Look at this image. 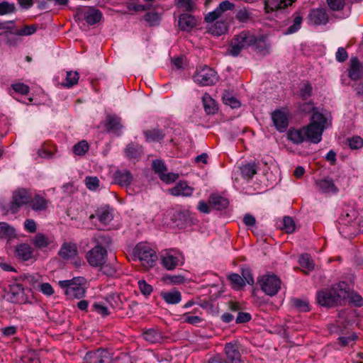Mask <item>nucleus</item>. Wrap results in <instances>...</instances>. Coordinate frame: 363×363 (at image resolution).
I'll use <instances>...</instances> for the list:
<instances>
[{"label": "nucleus", "mask_w": 363, "mask_h": 363, "mask_svg": "<svg viewBox=\"0 0 363 363\" xmlns=\"http://www.w3.org/2000/svg\"><path fill=\"white\" fill-rule=\"evenodd\" d=\"M60 256L64 259H69L77 255V247L73 243H64L59 252Z\"/></svg>", "instance_id": "obj_31"}, {"label": "nucleus", "mask_w": 363, "mask_h": 363, "mask_svg": "<svg viewBox=\"0 0 363 363\" xmlns=\"http://www.w3.org/2000/svg\"><path fill=\"white\" fill-rule=\"evenodd\" d=\"M237 342H228L225 346V352L230 363H240V354Z\"/></svg>", "instance_id": "obj_18"}, {"label": "nucleus", "mask_w": 363, "mask_h": 363, "mask_svg": "<svg viewBox=\"0 0 363 363\" xmlns=\"http://www.w3.org/2000/svg\"><path fill=\"white\" fill-rule=\"evenodd\" d=\"M84 358L88 363H106L110 359V354L107 350L101 349L87 352Z\"/></svg>", "instance_id": "obj_14"}, {"label": "nucleus", "mask_w": 363, "mask_h": 363, "mask_svg": "<svg viewBox=\"0 0 363 363\" xmlns=\"http://www.w3.org/2000/svg\"><path fill=\"white\" fill-rule=\"evenodd\" d=\"M331 124V117L328 113L315 111L308 125L303 126L306 140L317 144L322 140L325 129Z\"/></svg>", "instance_id": "obj_3"}, {"label": "nucleus", "mask_w": 363, "mask_h": 363, "mask_svg": "<svg viewBox=\"0 0 363 363\" xmlns=\"http://www.w3.org/2000/svg\"><path fill=\"white\" fill-rule=\"evenodd\" d=\"M34 299L30 289H23L22 293L17 298H14V303H32Z\"/></svg>", "instance_id": "obj_43"}, {"label": "nucleus", "mask_w": 363, "mask_h": 363, "mask_svg": "<svg viewBox=\"0 0 363 363\" xmlns=\"http://www.w3.org/2000/svg\"><path fill=\"white\" fill-rule=\"evenodd\" d=\"M203 108L207 114H214L218 110L215 100L208 94H204L202 96Z\"/></svg>", "instance_id": "obj_33"}, {"label": "nucleus", "mask_w": 363, "mask_h": 363, "mask_svg": "<svg viewBox=\"0 0 363 363\" xmlns=\"http://www.w3.org/2000/svg\"><path fill=\"white\" fill-rule=\"evenodd\" d=\"M348 145L352 150L360 149L363 147V139L359 136H354L348 140Z\"/></svg>", "instance_id": "obj_55"}, {"label": "nucleus", "mask_w": 363, "mask_h": 363, "mask_svg": "<svg viewBox=\"0 0 363 363\" xmlns=\"http://www.w3.org/2000/svg\"><path fill=\"white\" fill-rule=\"evenodd\" d=\"M121 118L115 115H108L106 119V129L115 134L119 135L123 128Z\"/></svg>", "instance_id": "obj_21"}, {"label": "nucleus", "mask_w": 363, "mask_h": 363, "mask_svg": "<svg viewBox=\"0 0 363 363\" xmlns=\"http://www.w3.org/2000/svg\"><path fill=\"white\" fill-rule=\"evenodd\" d=\"M177 4L179 7L186 11H192L194 7L191 0H178Z\"/></svg>", "instance_id": "obj_61"}, {"label": "nucleus", "mask_w": 363, "mask_h": 363, "mask_svg": "<svg viewBox=\"0 0 363 363\" xmlns=\"http://www.w3.org/2000/svg\"><path fill=\"white\" fill-rule=\"evenodd\" d=\"M363 74V66L361 65L357 57H352L350 60V67L349 69V77L354 80L359 79Z\"/></svg>", "instance_id": "obj_24"}, {"label": "nucleus", "mask_w": 363, "mask_h": 363, "mask_svg": "<svg viewBox=\"0 0 363 363\" xmlns=\"http://www.w3.org/2000/svg\"><path fill=\"white\" fill-rule=\"evenodd\" d=\"M228 279L231 282L232 287L235 289L239 290L245 286V281L238 274H231L228 276Z\"/></svg>", "instance_id": "obj_42"}, {"label": "nucleus", "mask_w": 363, "mask_h": 363, "mask_svg": "<svg viewBox=\"0 0 363 363\" xmlns=\"http://www.w3.org/2000/svg\"><path fill=\"white\" fill-rule=\"evenodd\" d=\"M40 291L46 296H52L54 294V289L49 283H41L38 285Z\"/></svg>", "instance_id": "obj_62"}, {"label": "nucleus", "mask_w": 363, "mask_h": 363, "mask_svg": "<svg viewBox=\"0 0 363 363\" xmlns=\"http://www.w3.org/2000/svg\"><path fill=\"white\" fill-rule=\"evenodd\" d=\"M299 264L302 268V271L307 274L313 270L314 263L311 257L308 254L301 255L298 259Z\"/></svg>", "instance_id": "obj_36"}, {"label": "nucleus", "mask_w": 363, "mask_h": 363, "mask_svg": "<svg viewBox=\"0 0 363 363\" xmlns=\"http://www.w3.org/2000/svg\"><path fill=\"white\" fill-rule=\"evenodd\" d=\"M294 0H265V10L267 13L282 9L291 5Z\"/></svg>", "instance_id": "obj_25"}, {"label": "nucleus", "mask_w": 363, "mask_h": 363, "mask_svg": "<svg viewBox=\"0 0 363 363\" xmlns=\"http://www.w3.org/2000/svg\"><path fill=\"white\" fill-rule=\"evenodd\" d=\"M89 146L86 140H81L73 147V152L75 155L83 156L89 150Z\"/></svg>", "instance_id": "obj_44"}, {"label": "nucleus", "mask_w": 363, "mask_h": 363, "mask_svg": "<svg viewBox=\"0 0 363 363\" xmlns=\"http://www.w3.org/2000/svg\"><path fill=\"white\" fill-rule=\"evenodd\" d=\"M33 244L38 249L55 247L54 238L43 233H37L32 240Z\"/></svg>", "instance_id": "obj_15"}, {"label": "nucleus", "mask_w": 363, "mask_h": 363, "mask_svg": "<svg viewBox=\"0 0 363 363\" xmlns=\"http://www.w3.org/2000/svg\"><path fill=\"white\" fill-rule=\"evenodd\" d=\"M282 228L288 233H291L295 230V223L291 217L286 216L283 218Z\"/></svg>", "instance_id": "obj_54"}, {"label": "nucleus", "mask_w": 363, "mask_h": 363, "mask_svg": "<svg viewBox=\"0 0 363 363\" xmlns=\"http://www.w3.org/2000/svg\"><path fill=\"white\" fill-rule=\"evenodd\" d=\"M30 202L31 208L35 211H45L48 206V201L39 195L30 199Z\"/></svg>", "instance_id": "obj_34"}, {"label": "nucleus", "mask_w": 363, "mask_h": 363, "mask_svg": "<svg viewBox=\"0 0 363 363\" xmlns=\"http://www.w3.org/2000/svg\"><path fill=\"white\" fill-rule=\"evenodd\" d=\"M134 256L146 269L152 267L158 259L156 252L145 243H139L135 246Z\"/></svg>", "instance_id": "obj_7"}, {"label": "nucleus", "mask_w": 363, "mask_h": 363, "mask_svg": "<svg viewBox=\"0 0 363 363\" xmlns=\"http://www.w3.org/2000/svg\"><path fill=\"white\" fill-rule=\"evenodd\" d=\"M144 134L147 142H159L163 139L164 135L160 130H146Z\"/></svg>", "instance_id": "obj_41"}, {"label": "nucleus", "mask_w": 363, "mask_h": 363, "mask_svg": "<svg viewBox=\"0 0 363 363\" xmlns=\"http://www.w3.org/2000/svg\"><path fill=\"white\" fill-rule=\"evenodd\" d=\"M329 8L333 11L342 10L345 5V0H327Z\"/></svg>", "instance_id": "obj_57"}, {"label": "nucleus", "mask_w": 363, "mask_h": 363, "mask_svg": "<svg viewBox=\"0 0 363 363\" xmlns=\"http://www.w3.org/2000/svg\"><path fill=\"white\" fill-rule=\"evenodd\" d=\"M97 218L99 222L106 225L109 223L113 219V213L108 207H101L96 211V214L91 215L89 219L93 221L94 218Z\"/></svg>", "instance_id": "obj_17"}, {"label": "nucleus", "mask_w": 363, "mask_h": 363, "mask_svg": "<svg viewBox=\"0 0 363 363\" xmlns=\"http://www.w3.org/2000/svg\"><path fill=\"white\" fill-rule=\"evenodd\" d=\"M196 23L195 17L189 14H182L179 19V28L186 31L191 30L196 26Z\"/></svg>", "instance_id": "obj_29"}, {"label": "nucleus", "mask_w": 363, "mask_h": 363, "mask_svg": "<svg viewBox=\"0 0 363 363\" xmlns=\"http://www.w3.org/2000/svg\"><path fill=\"white\" fill-rule=\"evenodd\" d=\"M105 302L114 310L121 309L123 305V301L121 296L116 293L108 295L105 298Z\"/></svg>", "instance_id": "obj_32"}, {"label": "nucleus", "mask_w": 363, "mask_h": 363, "mask_svg": "<svg viewBox=\"0 0 363 363\" xmlns=\"http://www.w3.org/2000/svg\"><path fill=\"white\" fill-rule=\"evenodd\" d=\"M106 258V250L100 245H96L86 255L88 262L93 267L102 266L105 264Z\"/></svg>", "instance_id": "obj_11"}, {"label": "nucleus", "mask_w": 363, "mask_h": 363, "mask_svg": "<svg viewBox=\"0 0 363 363\" xmlns=\"http://www.w3.org/2000/svg\"><path fill=\"white\" fill-rule=\"evenodd\" d=\"M15 6L12 4L4 1L0 3V15L11 13L14 11Z\"/></svg>", "instance_id": "obj_58"}, {"label": "nucleus", "mask_w": 363, "mask_h": 363, "mask_svg": "<svg viewBox=\"0 0 363 363\" xmlns=\"http://www.w3.org/2000/svg\"><path fill=\"white\" fill-rule=\"evenodd\" d=\"M37 30V26L35 25H26L21 28H18L15 30L14 33L19 36H27L35 33Z\"/></svg>", "instance_id": "obj_47"}, {"label": "nucleus", "mask_w": 363, "mask_h": 363, "mask_svg": "<svg viewBox=\"0 0 363 363\" xmlns=\"http://www.w3.org/2000/svg\"><path fill=\"white\" fill-rule=\"evenodd\" d=\"M15 256L19 259L27 261L33 257V249L28 244L18 245L15 249Z\"/></svg>", "instance_id": "obj_23"}, {"label": "nucleus", "mask_w": 363, "mask_h": 363, "mask_svg": "<svg viewBox=\"0 0 363 363\" xmlns=\"http://www.w3.org/2000/svg\"><path fill=\"white\" fill-rule=\"evenodd\" d=\"M169 193L175 196H191L194 192V188L186 182H179L174 187L169 189Z\"/></svg>", "instance_id": "obj_16"}, {"label": "nucleus", "mask_w": 363, "mask_h": 363, "mask_svg": "<svg viewBox=\"0 0 363 363\" xmlns=\"http://www.w3.org/2000/svg\"><path fill=\"white\" fill-rule=\"evenodd\" d=\"M357 339V335L354 333H352L348 336L340 337L338 338V341L342 346L346 347L354 344Z\"/></svg>", "instance_id": "obj_53"}, {"label": "nucleus", "mask_w": 363, "mask_h": 363, "mask_svg": "<svg viewBox=\"0 0 363 363\" xmlns=\"http://www.w3.org/2000/svg\"><path fill=\"white\" fill-rule=\"evenodd\" d=\"M209 201L212 205H213L217 209L219 210L225 208L228 205V201L220 196L212 195L210 197Z\"/></svg>", "instance_id": "obj_46"}, {"label": "nucleus", "mask_w": 363, "mask_h": 363, "mask_svg": "<svg viewBox=\"0 0 363 363\" xmlns=\"http://www.w3.org/2000/svg\"><path fill=\"white\" fill-rule=\"evenodd\" d=\"M102 16V13L94 7H89L84 13V18L86 23L89 25H94L99 23L101 21Z\"/></svg>", "instance_id": "obj_28"}, {"label": "nucleus", "mask_w": 363, "mask_h": 363, "mask_svg": "<svg viewBox=\"0 0 363 363\" xmlns=\"http://www.w3.org/2000/svg\"><path fill=\"white\" fill-rule=\"evenodd\" d=\"M286 138L294 145H299L307 141L303 128H290L286 133Z\"/></svg>", "instance_id": "obj_19"}, {"label": "nucleus", "mask_w": 363, "mask_h": 363, "mask_svg": "<svg viewBox=\"0 0 363 363\" xmlns=\"http://www.w3.org/2000/svg\"><path fill=\"white\" fill-rule=\"evenodd\" d=\"M166 280L172 284H181L184 283L186 279L181 274H174L167 276Z\"/></svg>", "instance_id": "obj_60"}, {"label": "nucleus", "mask_w": 363, "mask_h": 363, "mask_svg": "<svg viewBox=\"0 0 363 363\" xmlns=\"http://www.w3.org/2000/svg\"><path fill=\"white\" fill-rule=\"evenodd\" d=\"M261 289L269 296L276 295L281 287L280 279L274 274L263 275L259 280Z\"/></svg>", "instance_id": "obj_10"}, {"label": "nucleus", "mask_w": 363, "mask_h": 363, "mask_svg": "<svg viewBox=\"0 0 363 363\" xmlns=\"http://www.w3.org/2000/svg\"><path fill=\"white\" fill-rule=\"evenodd\" d=\"M250 46H255L257 48H266V37L262 35H256L250 30H243L231 40L228 53L236 57L242 50Z\"/></svg>", "instance_id": "obj_2"}, {"label": "nucleus", "mask_w": 363, "mask_h": 363, "mask_svg": "<svg viewBox=\"0 0 363 363\" xmlns=\"http://www.w3.org/2000/svg\"><path fill=\"white\" fill-rule=\"evenodd\" d=\"M138 286L140 291L144 295H150L152 291V287L144 280L139 281Z\"/></svg>", "instance_id": "obj_63"}, {"label": "nucleus", "mask_w": 363, "mask_h": 363, "mask_svg": "<svg viewBox=\"0 0 363 363\" xmlns=\"http://www.w3.org/2000/svg\"><path fill=\"white\" fill-rule=\"evenodd\" d=\"M79 74L77 72H67L65 82L62 84L64 86L70 88L78 82Z\"/></svg>", "instance_id": "obj_45"}, {"label": "nucleus", "mask_w": 363, "mask_h": 363, "mask_svg": "<svg viewBox=\"0 0 363 363\" xmlns=\"http://www.w3.org/2000/svg\"><path fill=\"white\" fill-rule=\"evenodd\" d=\"M31 199L29 192L24 189H21L16 191L13 194V200L11 202V210L16 212L18 208L30 202Z\"/></svg>", "instance_id": "obj_13"}, {"label": "nucleus", "mask_w": 363, "mask_h": 363, "mask_svg": "<svg viewBox=\"0 0 363 363\" xmlns=\"http://www.w3.org/2000/svg\"><path fill=\"white\" fill-rule=\"evenodd\" d=\"M337 228L345 238H351L363 231V208L360 213L353 207L345 208L337 220Z\"/></svg>", "instance_id": "obj_1"}, {"label": "nucleus", "mask_w": 363, "mask_h": 363, "mask_svg": "<svg viewBox=\"0 0 363 363\" xmlns=\"http://www.w3.org/2000/svg\"><path fill=\"white\" fill-rule=\"evenodd\" d=\"M235 18L241 23H247L252 19V13L247 8L238 9L235 13Z\"/></svg>", "instance_id": "obj_39"}, {"label": "nucleus", "mask_w": 363, "mask_h": 363, "mask_svg": "<svg viewBox=\"0 0 363 363\" xmlns=\"http://www.w3.org/2000/svg\"><path fill=\"white\" fill-rule=\"evenodd\" d=\"M114 180L119 185L126 186L130 184L133 176L128 170H118L114 174Z\"/></svg>", "instance_id": "obj_30"}, {"label": "nucleus", "mask_w": 363, "mask_h": 363, "mask_svg": "<svg viewBox=\"0 0 363 363\" xmlns=\"http://www.w3.org/2000/svg\"><path fill=\"white\" fill-rule=\"evenodd\" d=\"M292 305L301 312H306L310 310L309 303L306 299L294 298L291 300Z\"/></svg>", "instance_id": "obj_48"}, {"label": "nucleus", "mask_w": 363, "mask_h": 363, "mask_svg": "<svg viewBox=\"0 0 363 363\" xmlns=\"http://www.w3.org/2000/svg\"><path fill=\"white\" fill-rule=\"evenodd\" d=\"M143 337L150 342H156L160 339V334L153 329H150L143 333Z\"/></svg>", "instance_id": "obj_50"}, {"label": "nucleus", "mask_w": 363, "mask_h": 363, "mask_svg": "<svg viewBox=\"0 0 363 363\" xmlns=\"http://www.w3.org/2000/svg\"><path fill=\"white\" fill-rule=\"evenodd\" d=\"M315 184L318 189L322 193L335 194L338 191L333 180L329 177L317 181Z\"/></svg>", "instance_id": "obj_20"}, {"label": "nucleus", "mask_w": 363, "mask_h": 363, "mask_svg": "<svg viewBox=\"0 0 363 363\" xmlns=\"http://www.w3.org/2000/svg\"><path fill=\"white\" fill-rule=\"evenodd\" d=\"M241 172L244 177L252 178L256 174V170L253 164H247L241 167Z\"/></svg>", "instance_id": "obj_56"}, {"label": "nucleus", "mask_w": 363, "mask_h": 363, "mask_svg": "<svg viewBox=\"0 0 363 363\" xmlns=\"http://www.w3.org/2000/svg\"><path fill=\"white\" fill-rule=\"evenodd\" d=\"M303 22V16L299 13H296L293 15V19L291 21V24L289 25L286 34H292L297 32L301 27V24Z\"/></svg>", "instance_id": "obj_35"}, {"label": "nucleus", "mask_w": 363, "mask_h": 363, "mask_svg": "<svg viewBox=\"0 0 363 363\" xmlns=\"http://www.w3.org/2000/svg\"><path fill=\"white\" fill-rule=\"evenodd\" d=\"M194 81L201 86H210L218 81V76L215 70L203 67L196 69L193 76Z\"/></svg>", "instance_id": "obj_9"}, {"label": "nucleus", "mask_w": 363, "mask_h": 363, "mask_svg": "<svg viewBox=\"0 0 363 363\" xmlns=\"http://www.w3.org/2000/svg\"><path fill=\"white\" fill-rule=\"evenodd\" d=\"M182 321L184 323L192 324V325H197L202 321V318L199 315H191V313H185L182 315Z\"/></svg>", "instance_id": "obj_52"}, {"label": "nucleus", "mask_w": 363, "mask_h": 363, "mask_svg": "<svg viewBox=\"0 0 363 363\" xmlns=\"http://www.w3.org/2000/svg\"><path fill=\"white\" fill-rule=\"evenodd\" d=\"M328 18L325 10L317 9H313L310 12L309 21L311 23L314 25L325 24L328 22Z\"/></svg>", "instance_id": "obj_22"}, {"label": "nucleus", "mask_w": 363, "mask_h": 363, "mask_svg": "<svg viewBox=\"0 0 363 363\" xmlns=\"http://www.w3.org/2000/svg\"><path fill=\"white\" fill-rule=\"evenodd\" d=\"M223 101L225 104L230 106L233 108H238L240 106V101L228 93L223 96Z\"/></svg>", "instance_id": "obj_51"}, {"label": "nucleus", "mask_w": 363, "mask_h": 363, "mask_svg": "<svg viewBox=\"0 0 363 363\" xmlns=\"http://www.w3.org/2000/svg\"><path fill=\"white\" fill-rule=\"evenodd\" d=\"M235 9V4L230 1H223L218 6L211 12L208 13L205 16V21L211 23L208 26V32L212 35L220 36L224 34L228 30V26L224 21H215L221 18L228 11Z\"/></svg>", "instance_id": "obj_5"}, {"label": "nucleus", "mask_w": 363, "mask_h": 363, "mask_svg": "<svg viewBox=\"0 0 363 363\" xmlns=\"http://www.w3.org/2000/svg\"><path fill=\"white\" fill-rule=\"evenodd\" d=\"M92 310L103 317L108 315L111 312L106 306V303L104 301H98L92 305Z\"/></svg>", "instance_id": "obj_40"}, {"label": "nucleus", "mask_w": 363, "mask_h": 363, "mask_svg": "<svg viewBox=\"0 0 363 363\" xmlns=\"http://www.w3.org/2000/svg\"><path fill=\"white\" fill-rule=\"evenodd\" d=\"M350 296V289L345 281L339 282L330 289L320 291L317 294V301L325 307H333L342 304Z\"/></svg>", "instance_id": "obj_4"}, {"label": "nucleus", "mask_w": 363, "mask_h": 363, "mask_svg": "<svg viewBox=\"0 0 363 363\" xmlns=\"http://www.w3.org/2000/svg\"><path fill=\"white\" fill-rule=\"evenodd\" d=\"M145 19L150 26H155L159 23L160 16L156 13H148L145 15Z\"/></svg>", "instance_id": "obj_64"}, {"label": "nucleus", "mask_w": 363, "mask_h": 363, "mask_svg": "<svg viewBox=\"0 0 363 363\" xmlns=\"http://www.w3.org/2000/svg\"><path fill=\"white\" fill-rule=\"evenodd\" d=\"M23 286L19 284H13L9 286V291L7 294V298L9 301L14 303V298H17L21 294Z\"/></svg>", "instance_id": "obj_38"}, {"label": "nucleus", "mask_w": 363, "mask_h": 363, "mask_svg": "<svg viewBox=\"0 0 363 363\" xmlns=\"http://www.w3.org/2000/svg\"><path fill=\"white\" fill-rule=\"evenodd\" d=\"M58 284L69 298L79 299L85 295L86 279L82 277L59 281Z\"/></svg>", "instance_id": "obj_6"}, {"label": "nucleus", "mask_w": 363, "mask_h": 363, "mask_svg": "<svg viewBox=\"0 0 363 363\" xmlns=\"http://www.w3.org/2000/svg\"><path fill=\"white\" fill-rule=\"evenodd\" d=\"M160 261L162 265L167 270H173L177 266L182 265L184 263V257L179 251L169 250L160 255Z\"/></svg>", "instance_id": "obj_8"}, {"label": "nucleus", "mask_w": 363, "mask_h": 363, "mask_svg": "<svg viewBox=\"0 0 363 363\" xmlns=\"http://www.w3.org/2000/svg\"><path fill=\"white\" fill-rule=\"evenodd\" d=\"M289 111L286 108L277 109L272 113V120L276 129L284 132L289 125Z\"/></svg>", "instance_id": "obj_12"}, {"label": "nucleus", "mask_w": 363, "mask_h": 363, "mask_svg": "<svg viewBox=\"0 0 363 363\" xmlns=\"http://www.w3.org/2000/svg\"><path fill=\"white\" fill-rule=\"evenodd\" d=\"M16 238L15 228L6 222H0V239L11 240Z\"/></svg>", "instance_id": "obj_26"}, {"label": "nucleus", "mask_w": 363, "mask_h": 363, "mask_svg": "<svg viewBox=\"0 0 363 363\" xmlns=\"http://www.w3.org/2000/svg\"><path fill=\"white\" fill-rule=\"evenodd\" d=\"M84 183L86 188L90 191H96L99 187L100 181L96 177H86Z\"/></svg>", "instance_id": "obj_49"}, {"label": "nucleus", "mask_w": 363, "mask_h": 363, "mask_svg": "<svg viewBox=\"0 0 363 363\" xmlns=\"http://www.w3.org/2000/svg\"><path fill=\"white\" fill-rule=\"evenodd\" d=\"M160 296L167 304L175 305L182 301V294L176 289L162 291Z\"/></svg>", "instance_id": "obj_27"}, {"label": "nucleus", "mask_w": 363, "mask_h": 363, "mask_svg": "<svg viewBox=\"0 0 363 363\" xmlns=\"http://www.w3.org/2000/svg\"><path fill=\"white\" fill-rule=\"evenodd\" d=\"M125 152L128 158H137L142 154L143 148L138 144L130 143L127 146Z\"/></svg>", "instance_id": "obj_37"}, {"label": "nucleus", "mask_w": 363, "mask_h": 363, "mask_svg": "<svg viewBox=\"0 0 363 363\" xmlns=\"http://www.w3.org/2000/svg\"><path fill=\"white\" fill-rule=\"evenodd\" d=\"M13 89L16 92L23 95H26L29 92V86L23 83H16L12 84Z\"/></svg>", "instance_id": "obj_59"}]
</instances>
